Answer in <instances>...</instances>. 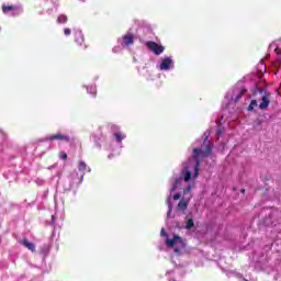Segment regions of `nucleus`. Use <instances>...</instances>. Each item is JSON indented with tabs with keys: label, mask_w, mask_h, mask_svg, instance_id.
I'll use <instances>...</instances> for the list:
<instances>
[{
	"label": "nucleus",
	"mask_w": 281,
	"mask_h": 281,
	"mask_svg": "<svg viewBox=\"0 0 281 281\" xmlns=\"http://www.w3.org/2000/svg\"><path fill=\"white\" fill-rule=\"evenodd\" d=\"M205 149L202 148H193L192 159L195 161L193 165V179L199 177V170L201 169V159H207L210 155H212V145H210V140L207 136L204 138Z\"/></svg>",
	"instance_id": "nucleus-1"
},
{
	"label": "nucleus",
	"mask_w": 281,
	"mask_h": 281,
	"mask_svg": "<svg viewBox=\"0 0 281 281\" xmlns=\"http://www.w3.org/2000/svg\"><path fill=\"white\" fill-rule=\"evenodd\" d=\"M258 93L261 95V101L258 106L260 111H267L269 109V104H271V92L267 89H258L254 92V95H257Z\"/></svg>",
	"instance_id": "nucleus-2"
},
{
	"label": "nucleus",
	"mask_w": 281,
	"mask_h": 281,
	"mask_svg": "<svg viewBox=\"0 0 281 281\" xmlns=\"http://www.w3.org/2000/svg\"><path fill=\"white\" fill-rule=\"evenodd\" d=\"M146 47L155 54V56H160L166 50V47L157 44V42L148 41L146 42Z\"/></svg>",
	"instance_id": "nucleus-3"
},
{
	"label": "nucleus",
	"mask_w": 281,
	"mask_h": 281,
	"mask_svg": "<svg viewBox=\"0 0 281 281\" xmlns=\"http://www.w3.org/2000/svg\"><path fill=\"white\" fill-rule=\"evenodd\" d=\"M167 247H175V245H181L182 247H186V244L183 243V238L179 235H173V238H167L166 240Z\"/></svg>",
	"instance_id": "nucleus-4"
},
{
	"label": "nucleus",
	"mask_w": 281,
	"mask_h": 281,
	"mask_svg": "<svg viewBox=\"0 0 281 281\" xmlns=\"http://www.w3.org/2000/svg\"><path fill=\"white\" fill-rule=\"evenodd\" d=\"M135 43V35L133 33H126L123 35L122 47H131Z\"/></svg>",
	"instance_id": "nucleus-5"
},
{
	"label": "nucleus",
	"mask_w": 281,
	"mask_h": 281,
	"mask_svg": "<svg viewBox=\"0 0 281 281\" xmlns=\"http://www.w3.org/2000/svg\"><path fill=\"white\" fill-rule=\"evenodd\" d=\"M48 139H49V142H55L57 139L59 142H66L67 144H69V142H71V138H69V135L60 134V133L50 135Z\"/></svg>",
	"instance_id": "nucleus-6"
},
{
	"label": "nucleus",
	"mask_w": 281,
	"mask_h": 281,
	"mask_svg": "<svg viewBox=\"0 0 281 281\" xmlns=\"http://www.w3.org/2000/svg\"><path fill=\"white\" fill-rule=\"evenodd\" d=\"M191 166H192V161L189 160V164L187 166H184L182 169V177H183L186 183H188V181H190L192 179V171L190 170Z\"/></svg>",
	"instance_id": "nucleus-7"
},
{
	"label": "nucleus",
	"mask_w": 281,
	"mask_h": 281,
	"mask_svg": "<svg viewBox=\"0 0 281 281\" xmlns=\"http://www.w3.org/2000/svg\"><path fill=\"white\" fill-rule=\"evenodd\" d=\"M170 65H172V59L170 57H165L160 63V70L168 71L170 69Z\"/></svg>",
	"instance_id": "nucleus-8"
},
{
	"label": "nucleus",
	"mask_w": 281,
	"mask_h": 281,
	"mask_svg": "<svg viewBox=\"0 0 281 281\" xmlns=\"http://www.w3.org/2000/svg\"><path fill=\"white\" fill-rule=\"evenodd\" d=\"M21 245L26 247L30 251H36V245H34V243H30L26 238L21 240Z\"/></svg>",
	"instance_id": "nucleus-9"
},
{
	"label": "nucleus",
	"mask_w": 281,
	"mask_h": 281,
	"mask_svg": "<svg viewBox=\"0 0 281 281\" xmlns=\"http://www.w3.org/2000/svg\"><path fill=\"white\" fill-rule=\"evenodd\" d=\"M19 10V7L14 5V4H11V5H5L3 4L2 5V12L3 14H8L9 12H14Z\"/></svg>",
	"instance_id": "nucleus-10"
},
{
	"label": "nucleus",
	"mask_w": 281,
	"mask_h": 281,
	"mask_svg": "<svg viewBox=\"0 0 281 281\" xmlns=\"http://www.w3.org/2000/svg\"><path fill=\"white\" fill-rule=\"evenodd\" d=\"M78 170H79L80 172H86V170H87V162H86V161H79V164H78Z\"/></svg>",
	"instance_id": "nucleus-11"
},
{
	"label": "nucleus",
	"mask_w": 281,
	"mask_h": 281,
	"mask_svg": "<svg viewBox=\"0 0 281 281\" xmlns=\"http://www.w3.org/2000/svg\"><path fill=\"white\" fill-rule=\"evenodd\" d=\"M247 93V89L243 88L235 98V102H238Z\"/></svg>",
	"instance_id": "nucleus-12"
},
{
	"label": "nucleus",
	"mask_w": 281,
	"mask_h": 281,
	"mask_svg": "<svg viewBox=\"0 0 281 281\" xmlns=\"http://www.w3.org/2000/svg\"><path fill=\"white\" fill-rule=\"evenodd\" d=\"M178 207L179 210H188V202L186 200H181L179 203H178Z\"/></svg>",
	"instance_id": "nucleus-13"
},
{
	"label": "nucleus",
	"mask_w": 281,
	"mask_h": 281,
	"mask_svg": "<svg viewBox=\"0 0 281 281\" xmlns=\"http://www.w3.org/2000/svg\"><path fill=\"white\" fill-rule=\"evenodd\" d=\"M57 23H58L59 25L63 24V23H67V15H65V14L58 15V18H57Z\"/></svg>",
	"instance_id": "nucleus-14"
},
{
	"label": "nucleus",
	"mask_w": 281,
	"mask_h": 281,
	"mask_svg": "<svg viewBox=\"0 0 281 281\" xmlns=\"http://www.w3.org/2000/svg\"><path fill=\"white\" fill-rule=\"evenodd\" d=\"M256 106H258V100H251L250 104L248 105V111H254V109H256Z\"/></svg>",
	"instance_id": "nucleus-15"
},
{
	"label": "nucleus",
	"mask_w": 281,
	"mask_h": 281,
	"mask_svg": "<svg viewBox=\"0 0 281 281\" xmlns=\"http://www.w3.org/2000/svg\"><path fill=\"white\" fill-rule=\"evenodd\" d=\"M194 227V220L189 218L186 224V229H192Z\"/></svg>",
	"instance_id": "nucleus-16"
},
{
	"label": "nucleus",
	"mask_w": 281,
	"mask_h": 281,
	"mask_svg": "<svg viewBox=\"0 0 281 281\" xmlns=\"http://www.w3.org/2000/svg\"><path fill=\"white\" fill-rule=\"evenodd\" d=\"M114 137L119 144H122V139H124V136H122V134L116 133L114 134Z\"/></svg>",
	"instance_id": "nucleus-17"
},
{
	"label": "nucleus",
	"mask_w": 281,
	"mask_h": 281,
	"mask_svg": "<svg viewBox=\"0 0 281 281\" xmlns=\"http://www.w3.org/2000/svg\"><path fill=\"white\" fill-rule=\"evenodd\" d=\"M64 34L65 36H71V29L69 27L64 29Z\"/></svg>",
	"instance_id": "nucleus-18"
},
{
	"label": "nucleus",
	"mask_w": 281,
	"mask_h": 281,
	"mask_svg": "<svg viewBox=\"0 0 281 281\" xmlns=\"http://www.w3.org/2000/svg\"><path fill=\"white\" fill-rule=\"evenodd\" d=\"M181 181H183V178H182V177L177 178V179L175 180V182H173V186H177V187L180 186Z\"/></svg>",
	"instance_id": "nucleus-19"
},
{
	"label": "nucleus",
	"mask_w": 281,
	"mask_h": 281,
	"mask_svg": "<svg viewBox=\"0 0 281 281\" xmlns=\"http://www.w3.org/2000/svg\"><path fill=\"white\" fill-rule=\"evenodd\" d=\"M59 157L64 160V161H67V153H65V151H61L60 154H59Z\"/></svg>",
	"instance_id": "nucleus-20"
},
{
	"label": "nucleus",
	"mask_w": 281,
	"mask_h": 281,
	"mask_svg": "<svg viewBox=\"0 0 281 281\" xmlns=\"http://www.w3.org/2000/svg\"><path fill=\"white\" fill-rule=\"evenodd\" d=\"M184 194H188V192H192V186H188L184 190H183Z\"/></svg>",
	"instance_id": "nucleus-21"
},
{
	"label": "nucleus",
	"mask_w": 281,
	"mask_h": 281,
	"mask_svg": "<svg viewBox=\"0 0 281 281\" xmlns=\"http://www.w3.org/2000/svg\"><path fill=\"white\" fill-rule=\"evenodd\" d=\"M179 199H181V193H176L173 195V201H179Z\"/></svg>",
	"instance_id": "nucleus-22"
},
{
	"label": "nucleus",
	"mask_w": 281,
	"mask_h": 281,
	"mask_svg": "<svg viewBox=\"0 0 281 281\" xmlns=\"http://www.w3.org/2000/svg\"><path fill=\"white\" fill-rule=\"evenodd\" d=\"M77 36H80L81 41H85V36L82 35V31H78Z\"/></svg>",
	"instance_id": "nucleus-23"
},
{
	"label": "nucleus",
	"mask_w": 281,
	"mask_h": 281,
	"mask_svg": "<svg viewBox=\"0 0 281 281\" xmlns=\"http://www.w3.org/2000/svg\"><path fill=\"white\" fill-rule=\"evenodd\" d=\"M160 236H168V233H166V229H161V232H160Z\"/></svg>",
	"instance_id": "nucleus-24"
},
{
	"label": "nucleus",
	"mask_w": 281,
	"mask_h": 281,
	"mask_svg": "<svg viewBox=\"0 0 281 281\" xmlns=\"http://www.w3.org/2000/svg\"><path fill=\"white\" fill-rule=\"evenodd\" d=\"M177 184H172L171 189H170V192H175V190H177Z\"/></svg>",
	"instance_id": "nucleus-25"
},
{
	"label": "nucleus",
	"mask_w": 281,
	"mask_h": 281,
	"mask_svg": "<svg viewBox=\"0 0 281 281\" xmlns=\"http://www.w3.org/2000/svg\"><path fill=\"white\" fill-rule=\"evenodd\" d=\"M175 254H181V249H179V248H175Z\"/></svg>",
	"instance_id": "nucleus-26"
},
{
	"label": "nucleus",
	"mask_w": 281,
	"mask_h": 281,
	"mask_svg": "<svg viewBox=\"0 0 281 281\" xmlns=\"http://www.w3.org/2000/svg\"><path fill=\"white\" fill-rule=\"evenodd\" d=\"M91 95H92L93 98H95V95H97V91H95V90H93V91L91 92Z\"/></svg>",
	"instance_id": "nucleus-27"
},
{
	"label": "nucleus",
	"mask_w": 281,
	"mask_h": 281,
	"mask_svg": "<svg viewBox=\"0 0 281 281\" xmlns=\"http://www.w3.org/2000/svg\"><path fill=\"white\" fill-rule=\"evenodd\" d=\"M169 212H172V204L169 202Z\"/></svg>",
	"instance_id": "nucleus-28"
},
{
	"label": "nucleus",
	"mask_w": 281,
	"mask_h": 281,
	"mask_svg": "<svg viewBox=\"0 0 281 281\" xmlns=\"http://www.w3.org/2000/svg\"><path fill=\"white\" fill-rule=\"evenodd\" d=\"M222 134H223V131L217 130V135H222Z\"/></svg>",
	"instance_id": "nucleus-29"
},
{
	"label": "nucleus",
	"mask_w": 281,
	"mask_h": 281,
	"mask_svg": "<svg viewBox=\"0 0 281 281\" xmlns=\"http://www.w3.org/2000/svg\"><path fill=\"white\" fill-rule=\"evenodd\" d=\"M241 193L245 194V189H241Z\"/></svg>",
	"instance_id": "nucleus-30"
}]
</instances>
